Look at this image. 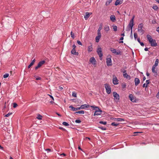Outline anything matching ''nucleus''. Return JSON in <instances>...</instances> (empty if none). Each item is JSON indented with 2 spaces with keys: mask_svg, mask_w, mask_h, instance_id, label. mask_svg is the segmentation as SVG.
Here are the masks:
<instances>
[{
  "mask_svg": "<svg viewBox=\"0 0 159 159\" xmlns=\"http://www.w3.org/2000/svg\"><path fill=\"white\" fill-rule=\"evenodd\" d=\"M134 39L136 40L138 36L137 34L136 33H134Z\"/></svg>",
  "mask_w": 159,
  "mask_h": 159,
  "instance_id": "obj_37",
  "label": "nucleus"
},
{
  "mask_svg": "<svg viewBox=\"0 0 159 159\" xmlns=\"http://www.w3.org/2000/svg\"><path fill=\"white\" fill-rule=\"evenodd\" d=\"M147 38L152 46L155 47L157 45L156 40L153 39L150 35H147Z\"/></svg>",
  "mask_w": 159,
  "mask_h": 159,
  "instance_id": "obj_1",
  "label": "nucleus"
},
{
  "mask_svg": "<svg viewBox=\"0 0 159 159\" xmlns=\"http://www.w3.org/2000/svg\"><path fill=\"white\" fill-rule=\"evenodd\" d=\"M135 85L136 86L138 85L140 83V80L138 78H135L134 80Z\"/></svg>",
  "mask_w": 159,
  "mask_h": 159,
  "instance_id": "obj_18",
  "label": "nucleus"
},
{
  "mask_svg": "<svg viewBox=\"0 0 159 159\" xmlns=\"http://www.w3.org/2000/svg\"><path fill=\"white\" fill-rule=\"evenodd\" d=\"M155 67H156L153 66L152 68V71L153 73H155L156 75H157V71L155 70Z\"/></svg>",
  "mask_w": 159,
  "mask_h": 159,
  "instance_id": "obj_25",
  "label": "nucleus"
},
{
  "mask_svg": "<svg viewBox=\"0 0 159 159\" xmlns=\"http://www.w3.org/2000/svg\"><path fill=\"white\" fill-rule=\"evenodd\" d=\"M143 27V25L142 24H140L138 27V31L142 34H143L144 33V30L142 29Z\"/></svg>",
  "mask_w": 159,
  "mask_h": 159,
  "instance_id": "obj_9",
  "label": "nucleus"
},
{
  "mask_svg": "<svg viewBox=\"0 0 159 159\" xmlns=\"http://www.w3.org/2000/svg\"><path fill=\"white\" fill-rule=\"evenodd\" d=\"M158 59H156L155 62V64L153 66L156 67L158 65Z\"/></svg>",
  "mask_w": 159,
  "mask_h": 159,
  "instance_id": "obj_26",
  "label": "nucleus"
},
{
  "mask_svg": "<svg viewBox=\"0 0 159 159\" xmlns=\"http://www.w3.org/2000/svg\"><path fill=\"white\" fill-rule=\"evenodd\" d=\"M157 98H159V92L157 93Z\"/></svg>",
  "mask_w": 159,
  "mask_h": 159,
  "instance_id": "obj_59",
  "label": "nucleus"
},
{
  "mask_svg": "<svg viewBox=\"0 0 159 159\" xmlns=\"http://www.w3.org/2000/svg\"><path fill=\"white\" fill-rule=\"evenodd\" d=\"M77 43H78V44L80 45H82V43H81V42L80 41L78 40L77 41Z\"/></svg>",
  "mask_w": 159,
  "mask_h": 159,
  "instance_id": "obj_47",
  "label": "nucleus"
},
{
  "mask_svg": "<svg viewBox=\"0 0 159 159\" xmlns=\"http://www.w3.org/2000/svg\"><path fill=\"white\" fill-rule=\"evenodd\" d=\"M81 108V107H79L76 108L75 109V111H78V110H79L81 109V108Z\"/></svg>",
  "mask_w": 159,
  "mask_h": 159,
  "instance_id": "obj_48",
  "label": "nucleus"
},
{
  "mask_svg": "<svg viewBox=\"0 0 159 159\" xmlns=\"http://www.w3.org/2000/svg\"><path fill=\"white\" fill-rule=\"evenodd\" d=\"M9 74L8 73H6L5 74L3 75V77L4 78H6L9 76Z\"/></svg>",
  "mask_w": 159,
  "mask_h": 159,
  "instance_id": "obj_33",
  "label": "nucleus"
},
{
  "mask_svg": "<svg viewBox=\"0 0 159 159\" xmlns=\"http://www.w3.org/2000/svg\"><path fill=\"white\" fill-rule=\"evenodd\" d=\"M140 45H141L142 46H144V43H143V42H140Z\"/></svg>",
  "mask_w": 159,
  "mask_h": 159,
  "instance_id": "obj_53",
  "label": "nucleus"
},
{
  "mask_svg": "<svg viewBox=\"0 0 159 159\" xmlns=\"http://www.w3.org/2000/svg\"><path fill=\"white\" fill-rule=\"evenodd\" d=\"M143 87H147V84H146L145 83L144 84H143Z\"/></svg>",
  "mask_w": 159,
  "mask_h": 159,
  "instance_id": "obj_51",
  "label": "nucleus"
},
{
  "mask_svg": "<svg viewBox=\"0 0 159 159\" xmlns=\"http://www.w3.org/2000/svg\"><path fill=\"white\" fill-rule=\"evenodd\" d=\"M129 98L130 101L133 102H136V98L132 94H130L129 95Z\"/></svg>",
  "mask_w": 159,
  "mask_h": 159,
  "instance_id": "obj_11",
  "label": "nucleus"
},
{
  "mask_svg": "<svg viewBox=\"0 0 159 159\" xmlns=\"http://www.w3.org/2000/svg\"><path fill=\"white\" fill-rule=\"evenodd\" d=\"M71 53L73 54H75L76 55H78V53L77 52H76L75 49H73L71 51Z\"/></svg>",
  "mask_w": 159,
  "mask_h": 159,
  "instance_id": "obj_21",
  "label": "nucleus"
},
{
  "mask_svg": "<svg viewBox=\"0 0 159 159\" xmlns=\"http://www.w3.org/2000/svg\"><path fill=\"white\" fill-rule=\"evenodd\" d=\"M99 123L100 124H103L104 125H105L107 124V122L106 121L103 122V121H100L99 122Z\"/></svg>",
  "mask_w": 159,
  "mask_h": 159,
  "instance_id": "obj_36",
  "label": "nucleus"
},
{
  "mask_svg": "<svg viewBox=\"0 0 159 159\" xmlns=\"http://www.w3.org/2000/svg\"><path fill=\"white\" fill-rule=\"evenodd\" d=\"M123 39H124V38H123V37H121L120 38V40H123Z\"/></svg>",
  "mask_w": 159,
  "mask_h": 159,
  "instance_id": "obj_63",
  "label": "nucleus"
},
{
  "mask_svg": "<svg viewBox=\"0 0 159 159\" xmlns=\"http://www.w3.org/2000/svg\"><path fill=\"white\" fill-rule=\"evenodd\" d=\"M111 58V56L109 55H108L107 57V58L106 59V63L107 66H111L112 65Z\"/></svg>",
  "mask_w": 159,
  "mask_h": 159,
  "instance_id": "obj_4",
  "label": "nucleus"
},
{
  "mask_svg": "<svg viewBox=\"0 0 159 159\" xmlns=\"http://www.w3.org/2000/svg\"><path fill=\"white\" fill-rule=\"evenodd\" d=\"M123 0H116L115 3V5L117 6L118 5L122 3Z\"/></svg>",
  "mask_w": 159,
  "mask_h": 159,
  "instance_id": "obj_16",
  "label": "nucleus"
},
{
  "mask_svg": "<svg viewBox=\"0 0 159 159\" xmlns=\"http://www.w3.org/2000/svg\"><path fill=\"white\" fill-rule=\"evenodd\" d=\"M11 114H12V113H8V114H7V115H5L4 116L5 117H8L10 115H11Z\"/></svg>",
  "mask_w": 159,
  "mask_h": 159,
  "instance_id": "obj_40",
  "label": "nucleus"
},
{
  "mask_svg": "<svg viewBox=\"0 0 159 159\" xmlns=\"http://www.w3.org/2000/svg\"><path fill=\"white\" fill-rule=\"evenodd\" d=\"M17 106V105L16 103H13V107L14 108L16 107Z\"/></svg>",
  "mask_w": 159,
  "mask_h": 159,
  "instance_id": "obj_49",
  "label": "nucleus"
},
{
  "mask_svg": "<svg viewBox=\"0 0 159 159\" xmlns=\"http://www.w3.org/2000/svg\"><path fill=\"white\" fill-rule=\"evenodd\" d=\"M134 16H133V17L132 19H131V20H132V21L134 22Z\"/></svg>",
  "mask_w": 159,
  "mask_h": 159,
  "instance_id": "obj_60",
  "label": "nucleus"
},
{
  "mask_svg": "<svg viewBox=\"0 0 159 159\" xmlns=\"http://www.w3.org/2000/svg\"><path fill=\"white\" fill-rule=\"evenodd\" d=\"M71 37L73 39H74L75 38V35L74 33H73L72 31L71 32Z\"/></svg>",
  "mask_w": 159,
  "mask_h": 159,
  "instance_id": "obj_39",
  "label": "nucleus"
},
{
  "mask_svg": "<svg viewBox=\"0 0 159 159\" xmlns=\"http://www.w3.org/2000/svg\"><path fill=\"white\" fill-rule=\"evenodd\" d=\"M90 107L93 108L94 109L96 110L94 113V116H98L101 114L102 111L99 109L98 107L91 106H90Z\"/></svg>",
  "mask_w": 159,
  "mask_h": 159,
  "instance_id": "obj_2",
  "label": "nucleus"
},
{
  "mask_svg": "<svg viewBox=\"0 0 159 159\" xmlns=\"http://www.w3.org/2000/svg\"><path fill=\"white\" fill-rule=\"evenodd\" d=\"M110 50L112 52V53L116 55H118L121 54V51L119 50H116L115 49L111 48L110 49Z\"/></svg>",
  "mask_w": 159,
  "mask_h": 159,
  "instance_id": "obj_5",
  "label": "nucleus"
},
{
  "mask_svg": "<svg viewBox=\"0 0 159 159\" xmlns=\"http://www.w3.org/2000/svg\"><path fill=\"white\" fill-rule=\"evenodd\" d=\"M113 30L114 31H116L117 30V27L116 26L113 25L112 26Z\"/></svg>",
  "mask_w": 159,
  "mask_h": 159,
  "instance_id": "obj_28",
  "label": "nucleus"
},
{
  "mask_svg": "<svg viewBox=\"0 0 159 159\" xmlns=\"http://www.w3.org/2000/svg\"><path fill=\"white\" fill-rule=\"evenodd\" d=\"M114 120L117 121H121L123 122L124 121V120L122 118H115Z\"/></svg>",
  "mask_w": 159,
  "mask_h": 159,
  "instance_id": "obj_23",
  "label": "nucleus"
},
{
  "mask_svg": "<svg viewBox=\"0 0 159 159\" xmlns=\"http://www.w3.org/2000/svg\"><path fill=\"white\" fill-rule=\"evenodd\" d=\"M92 14V13L86 12L85 13V15L84 16V18L85 20H87L89 17L90 15Z\"/></svg>",
  "mask_w": 159,
  "mask_h": 159,
  "instance_id": "obj_14",
  "label": "nucleus"
},
{
  "mask_svg": "<svg viewBox=\"0 0 159 159\" xmlns=\"http://www.w3.org/2000/svg\"><path fill=\"white\" fill-rule=\"evenodd\" d=\"M152 8L155 10H157L158 9L157 6L155 5L153 6Z\"/></svg>",
  "mask_w": 159,
  "mask_h": 159,
  "instance_id": "obj_35",
  "label": "nucleus"
},
{
  "mask_svg": "<svg viewBox=\"0 0 159 159\" xmlns=\"http://www.w3.org/2000/svg\"><path fill=\"white\" fill-rule=\"evenodd\" d=\"M69 108H71V110L73 111H75V108L74 107L72 106H69Z\"/></svg>",
  "mask_w": 159,
  "mask_h": 159,
  "instance_id": "obj_34",
  "label": "nucleus"
},
{
  "mask_svg": "<svg viewBox=\"0 0 159 159\" xmlns=\"http://www.w3.org/2000/svg\"><path fill=\"white\" fill-rule=\"evenodd\" d=\"M134 25V22L132 21V20H130L129 21V24L128 25V26L129 27L131 30H132L133 27Z\"/></svg>",
  "mask_w": 159,
  "mask_h": 159,
  "instance_id": "obj_17",
  "label": "nucleus"
},
{
  "mask_svg": "<svg viewBox=\"0 0 159 159\" xmlns=\"http://www.w3.org/2000/svg\"><path fill=\"white\" fill-rule=\"evenodd\" d=\"M97 53L100 57V59L102 60V57L103 54L102 52V48L99 46H98L97 51Z\"/></svg>",
  "mask_w": 159,
  "mask_h": 159,
  "instance_id": "obj_3",
  "label": "nucleus"
},
{
  "mask_svg": "<svg viewBox=\"0 0 159 159\" xmlns=\"http://www.w3.org/2000/svg\"><path fill=\"white\" fill-rule=\"evenodd\" d=\"M156 31L159 33V26L157 28Z\"/></svg>",
  "mask_w": 159,
  "mask_h": 159,
  "instance_id": "obj_54",
  "label": "nucleus"
},
{
  "mask_svg": "<svg viewBox=\"0 0 159 159\" xmlns=\"http://www.w3.org/2000/svg\"><path fill=\"white\" fill-rule=\"evenodd\" d=\"M112 0H107L106 3V5L107 6L109 5L110 3L112 2Z\"/></svg>",
  "mask_w": 159,
  "mask_h": 159,
  "instance_id": "obj_29",
  "label": "nucleus"
},
{
  "mask_svg": "<svg viewBox=\"0 0 159 159\" xmlns=\"http://www.w3.org/2000/svg\"><path fill=\"white\" fill-rule=\"evenodd\" d=\"M49 96H50V97L51 98H52V100H54V98H53V97L52 96H51V95H49Z\"/></svg>",
  "mask_w": 159,
  "mask_h": 159,
  "instance_id": "obj_62",
  "label": "nucleus"
},
{
  "mask_svg": "<svg viewBox=\"0 0 159 159\" xmlns=\"http://www.w3.org/2000/svg\"><path fill=\"white\" fill-rule=\"evenodd\" d=\"M137 41L139 43H140L141 42L139 38H138L137 39Z\"/></svg>",
  "mask_w": 159,
  "mask_h": 159,
  "instance_id": "obj_58",
  "label": "nucleus"
},
{
  "mask_svg": "<svg viewBox=\"0 0 159 159\" xmlns=\"http://www.w3.org/2000/svg\"><path fill=\"white\" fill-rule=\"evenodd\" d=\"M146 83H147V85L149 83V80H147L146 81Z\"/></svg>",
  "mask_w": 159,
  "mask_h": 159,
  "instance_id": "obj_50",
  "label": "nucleus"
},
{
  "mask_svg": "<svg viewBox=\"0 0 159 159\" xmlns=\"http://www.w3.org/2000/svg\"><path fill=\"white\" fill-rule=\"evenodd\" d=\"M62 124L63 125L65 126H68L69 125V124L67 123L66 122H63Z\"/></svg>",
  "mask_w": 159,
  "mask_h": 159,
  "instance_id": "obj_38",
  "label": "nucleus"
},
{
  "mask_svg": "<svg viewBox=\"0 0 159 159\" xmlns=\"http://www.w3.org/2000/svg\"><path fill=\"white\" fill-rule=\"evenodd\" d=\"M146 75L147 76H148L149 75V74L148 72H147Z\"/></svg>",
  "mask_w": 159,
  "mask_h": 159,
  "instance_id": "obj_61",
  "label": "nucleus"
},
{
  "mask_svg": "<svg viewBox=\"0 0 159 159\" xmlns=\"http://www.w3.org/2000/svg\"><path fill=\"white\" fill-rule=\"evenodd\" d=\"M42 116L40 115H38L37 117V118L39 120H41L42 119Z\"/></svg>",
  "mask_w": 159,
  "mask_h": 159,
  "instance_id": "obj_31",
  "label": "nucleus"
},
{
  "mask_svg": "<svg viewBox=\"0 0 159 159\" xmlns=\"http://www.w3.org/2000/svg\"><path fill=\"white\" fill-rule=\"evenodd\" d=\"M130 37L131 38V39H133V33H132V30H131V33H130Z\"/></svg>",
  "mask_w": 159,
  "mask_h": 159,
  "instance_id": "obj_45",
  "label": "nucleus"
},
{
  "mask_svg": "<svg viewBox=\"0 0 159 159\" xmlns=\"http://www.w3.org/2000/svg\"><path fill=\"white\" fill-rule=\"evenodd\" d=\"M73 48V49H75V48H76V46L75 45V44H74L73 45V46H72Z\"/></svg>",
  "mask_w": 159,
  "mask_h": 159,
  "instance_id": "obj_57",
  "label": "nucleus"
},
{
  "mask_svg": "<svg viewBox=\"0 0 159 159\" xmlns=\"http://www.w3.org/2000/svg\"><path fill=\"white\" fill-rule=\"evenodd\" d=\"M111 125L113 126H116L119 125V124L117 123H115V122H113V123H112L111 124Z\"/></svg>",
  "mask_w": 159,
  "mask_h": 159,
  "instance_id": "obj_32",
  "label": "nucleus"
},
{
  "mask_svg": "<svg viewBox=\"0 0 159 159\" xmlns=\"http://www.w3.org/2000/svg\"><path fill=\"white\" fill-rule=\"evenodd\" d=\"M118 80L116 77L115 75H113V84L115 85L117 84H118Z\"/></svg>",
  "mask_w": 159,
  "mask_h": 159,
  "instance_id": "obj_12",
  "label": "nucleus"
},
{
  "mask_svg": "<svg viewBox=\"0 0 159 159\" xmlns=\"http://www.w3.org/2000/svg\"><path fill=\"white\" fill-rule=\"evenodd\" d=\"M80 107L81 109H84L89 108L90 106L89 105L84 104L81 105Z\"/></svg>",
  "mask_w": 159,
  "mask_h": 159,
  "instance_id": "obj_15",
  "label": "nucleus"
},
{
  "mask_svg": "<svg viewBox=\"0 0 159 159\" xmlns=\"http://www.w3.org/2000/svg\"><path fill=\"white\" fill-rule=\"evenodd\" d=\"M101 37V35H98V36L96 37L95 39L96 42H98L99 39Z\"/></svg>",
  "mask_w": 159,
  "mask_h": 159,
  "instance_id": "obj_24",
  "label": "nucleus"
},
{
  "mask_svg": "<svg viewBox=\"0 0 159 159\" xmlns=\"http://www.w3.org/2000/svg\"><path fill=\"white\" fill-rule=\"evenodd\" d=\"M121 86L123 88H125L126 87V84L125 83H123L122 84Z\"/></svg>",
  "mask_w": 159,
  "mask_h": 159,
  "instance_id": "obj_41",
  "label": "nucleus"
},
{
  "mask_svg": "<svg viewBox=\"0 0 159 159\" xmlns=\"http://www.w3.org/2000/svg\"><path fill=\"white\" fill-rule=\"evenodd\" d=\"M75 122L76 123H80L81 122V121L80 120H75Z\"/></svg>",
  "mask_w": 159,
  "mask_h": 159,
  "instance_id": "obj_44",
  "label": "nucleus"
},
{
  "mask_svg": "<svg viewBox=\"0 0 159 159\" xmlns=\"http://www.w3.org/2000/svg\"><path fill=\"white\" fill-rule=\"evenodd\" d=\"M46 150L48 151V152L51 151V149L49 148L46 149Z\"/></svg>",
  "mask_w": 159,
  "mask_h": 159,
  "instance_id": "obj_52",
  "label": "nucleus"
},
{
  "mask_svg": "<svg viewBox=\"0 0 159 159\" xmlns=\"http://www.w3.org/2000/svg\"><path fill=\"white\" fill-rule=\"evenodd\" d=\"M34 65V64H33V63H32L31 62L30 63V65H29L28 66V68H30L31 66H33Z\"/></svg>",
  "mask_w": 159,
  "mask_h": 159,
  "instance_id": "obj_46",
  "label": "nucleus"
},
{
  "mask_svg": "<svg viewBox=\"0 0 159 159\" xmlns=\"http://www.w3.org/2000/svg\"><path fill=\"white\" fill-rule=\"evenodd\" d=\"M102 29V27L100 26L98 30V35H101V30Z\"/></svg>",
  "mask_w": 159,
  "mask_h": 159,
  "instance_id": "obj_27",
  "label": "nucleus"
},
{
  "mask_svg": "<svg viewBox=\"0 0 159 159\" xmlns=\"http://www.w3.org/2000/svg\"><path fill=\"white\" fill-rule=\"evenodd\" d=\"M126 71L125 70H124L123 71V76L125 78L128 80H130L131 78L130 77L129 75L125 73Z\"/></svg>",
  "mask_w": 159,
  "mask_h": 159,
  "instance_id": "obj_13",
  "label": "nucleus"
},
{
  "mask_svg": "<svg viewBox=\"0 0 159 159\" xmlns=\"http://www.w3.org/2000/svg\"><path fill=\"white\" fill-rule=\"evenodd\" d=\"M75 113H78V114H84V111L83 110H81L79 111H76Z\"/></svg>",
  "mask_w": 159,
  "mask_h": 159,
  "instance_id": "obj_30",
  "label": "nucleus"
},
{
  "mask_svg": "<svg viewBox=\"0 0 159 159\" xmlns=\"http://www.w3.org/2000/svg\"><path fill=\"white\" fill-rule=\"evenodd\" d=\"M148 48H145L144 49V50H145V51H148Z\"/></svg>",
  "mask_w": 159,
  "mask_h": 159,
  "instance_id": "obj_64",
  "label": "nucleus"
},
{
  "mask_svg": "<svg viewBox=\"0 0 159 159\" xmlns=\"http://www.w3.org/2000/svg\"><path fill=\"white\" fill-rule=\"evenodd\" d=\"M72 95L75 97H76V94L75 92L72 93Z\"/></svg>",
  "mask_w": 159,
  "mask_h": 159,
  "instance_id": "obj_43",
  "label": "nucleus"
},
{
  "mask_svg": "<svg viewBox=\"0 0 159 159\" xmlns=\"http://www.w3.org/2000/svg\"><path fill=\"white\" fill-rule=\"evenodd\" d=\"M41 79V78L40 77H38L36 78V80H40Z\"/></svg>",
  "mask_w": 159,
  "mask_h": 159,
  "instance_id": "obj_55",
  "label": "nucleus"
},
{
  "mask_svg": "<svg viewBox=\"0 0 159 159\" xmlns=\"http://www.w3.org/2000/svg\"><path fill=\"white\" fill-rule=\"evenodd\" d=\"M110 19L112 22H114L116 20L115 16L114 15H111L110 16Z\"/></svg>",
  "mask_w": 159,
  "mask_h": 159,
  "instance_id": "obj_22",
  "label": "nucleus"
},
{
  "mask_svg": "<svg viewBox=\"0 0 159 159\" xmlns=\"http://www.w3.org/2000/svg\"><path fill=\"white\" fill-rule=\"evenodd\" d=\"M105 87L107 93L108 94H110L111 93V89L110 86L107 84H105Z\"/></svg>",
  "mask_w": 159,
  "mask_h": 159,
  "instance_id": "obj_6",
  "label": "nucleus"
},
{
  "mask_svg": "<svg viewBox=\"0 0 159 159\" xmlns=\"http://www.w3.org/2000/svg\"><path fill=\"white\" fill-rule=\"evenodd\" d=\"M99 128L102 130H106V129L105 128L102 126L99 127Z\"/></svg>",
  "mask_w": 159,
  "mask_h": 159,
  "instance_id": "obj_42",
  "label": "nucleus"
},
{
  "mask_svg": "<svg viewBox=\"0 0 159 159\" xmlns=\"http://www.w3.org/2000/svg\"><path fill=\"white\" fill-rule=\"evenodd\" d=\"M35 59H34L33 60V61L31 62V63H33V64H34L35 62Z\"/></svg>",
  "mask_w": 159,
  "mask_h": 159,
  "instance_id": "obj_56",
  "label": "nucleus"
},
{
  "mask_svg": "<svg viewBox=\"0 0 159 159\" xmlns=\"http://www.w3.org/2000/svg\"><path fill=\"white\" fill-rule=\"evenodd\" d=\"M45 61L44 60L42 61L39 62L38 65L35 67V70H37L39 68L41 67L45 63Z\"/></svg>",
  "mask_w": 159,
  "mask_h": 159,
  "instance_id": "obj_10",
  "label": "nucleus"
},
{
  "mask_svg": "<svg viewBox=\"0 0 159 159\" xmlns=\"http://www.w3.org/2000/svg\"><path fill=\"white\" fill-rule=\"evenodd\" d=\"M93 48L92 44H91L90 45L88 46V51L89 52H92L93 50Z\"/></svg>",
  "mask_w": 159,
  "mask_h": 159,
  "instance_id": "obj_19",
  "label": "nucleus"
},
{
  "mask_svg": "<svg viewBox=\"0 0 159 159\" xmlns=\"http://www.w3.org/2000/svg\"><path fill=\"white\" fill-rule=\"evenodd\" d=\"M113 97L115 98V101L116 102L119 101L120 98L119 94H118L116 92H113Z\"/></svg>",
  "mask_w": 159,
  "mask_h": 159,
  "instance_id": "obj_8",
  "label": "nucleus"
},
{
  "mask_svg": "<svg viewBox=\"0 0 159 159\" xmlns=\"http://www.w3.org/2000/svg\"><path fill=\"white\" fill-rule=\"evenodd\" d=\"M89 61L90 63L93 65L94 67L96 66L97 65V61L94 57H91Z\"/></svg>",
  "mask_w": 159,
  "mask_h": 159,
  "instance_id": "obj_7",
  "label": "nucleus"
},
{
  "mask_svg": "<svg viewBox=\"0 0 159 159\" xmlns=\"http://www.w3.org/2000/svg\"><path fill=\"white\" fill-rule=\"evenodd\" d=\"M104 30L106 32H107L110 30V28L109 26L106 25L104 27Z\"/></svg>",
  "mask_w": 159,
  "mask_h": 159,
  "instance_id": "obj_20",
  "label": "nucleus"
}]
</instances>
